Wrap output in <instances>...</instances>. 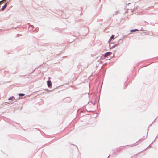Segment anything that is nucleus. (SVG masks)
Here are the masks:
<instances>
[{
	"mask_svg": "<svg viewBox=\"0 0 158 158\" xmlns=\"http://www.w3.org/2000/svg\"><path fill=\"white\" fill-rule=\"evenodd\" d=\"M138 31V30L137 29H135L134 30H131V32H135V31Z\"/></svg>",
	"mask_w": 158,
	"mask_h": 158,
	"instance_id": "nucleus-5",
	"label": "nucleus"
},
{
	"mask_svg": "<svg viewBox=\"0 0 158 158\" xmlns=\"http://www.w3.org/2000/svg\"><path fill=\"white\" fill-rule=\"evenodd\" d=\"M112 54L111 52H106L104 55V57H106L108 56L109 55H110V54Z\"/></svg>",
	"mask_w": 158,
	"mask_h": 158,
	"instance_id": "nucleus-1",
	"label": "nucleus"
},
{
	"mask_svg": "<svg viewBox=\"0 0 158 158\" xmlns=\"http://www.w3.org/2000/svg\"><path fill=\"white\" fill-rule=\"evenodd\" d=\"M24 94H23L20 93L19 94V95L20 96H24Z\"/></svg>",
	"mask_w": 158,
	"mask_h": 158,
	"instance_id": "nucleus-6",
	"label": "nucleus"
},
{
	"mask_svg": "<svg viewBox=\"0 0 158 158\" xmlns=\"http://www.w3.org/2000/svg\"><path fill=\"white\" fill-rule=\"evenodd\" d=\"M47 85L48 87H50L52 85V83L50 81H47Z\"/></svg>",
	"mask_w": 158,
	"mask_h": 158,
	"instance_id": "nucleus-2",
	"label": "nucleus"
},
{
	"mask_svg": "<svg viewBox=\"0 0 158 158\" xmlns=\"http://www.w3.org/2000/svg\"><path fill=\"white\" fill-rule=\"evenodd\" d=\"M7 6V4L6 3L2 7V10L3 11Z\"/></svg>",
	"mask_w": 158,
	"mask_h": 158,
	"instance_id": "nucleus-3",
	"label": "nucleus"
},
{
	"mask_svg": "<svg viewBox=\"0 0 158 158\" xmlns=\"http://www.w3.org/2000/svg\"><path fill=\"white\" fill-rule=\"evenodd\" d=\"M3 1V0H2L0 2V3H1Z\"/></svg>",
	"mask_w": 158,
	"mask_h": 158,
	"instance_id": "nucleus-7",
	"label": "nucleus"
},
{
	"mask_svg": "<svg viewBox=\"0 0 158 158\" xmlns=\"http://www.w3.org/2000/svg\"><path fill=\"white\" fill-rule=\"evenodd\" d=\"M114 35H112L111 37H110V39H109V42L110 43V42L111 41V40L113 39L114 37Z\"/></svg>",
	"mask_w": 158,
	"mask_h": 158,
	"instance_id": "nucleus-4",
	"label": "nucleus"
}]
</instances>
